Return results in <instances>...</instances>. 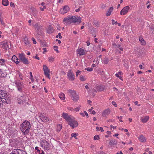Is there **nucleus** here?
<instances>
[{
    "label": "nucleus",
    "mask_w": 154,
    "mask_h": 154,
    "mask_svg": "<svg viewBox=\"0 0 154 154\" xmlns=\"http://www.w3.org/2000/svg\"><path fill=\"white\" fill-rule=\"evenodd\" d=\"M81 18L78 16H72L64 19L63 23L66 25H69L72 23H76L79 24L81 23Z\"/></svg>",
    "instance_id": "1"
},
{
    "label": "nucleus",
    "mask_w": 154,
    "mask_h": 154,
    "mask_svg": "<svg viewBox=\"0 0 154 154\" xmlns=\"http://www.w3.org/2000/svg\"><path fill=\"white\" fill-rule=\"evenodd\" d=\"M21 127V130L22 132L25 135L27 134L31 127L30 122L27 121H25L23 123Z\"/></svg>",
    "instance_id": "2"
},
{
    "label": "nucleus",
    "mask_w": 154,
    "mask_h": 154,
    "mask_svg": "<svg viewBox=\"0 0 154 154\" xmlns=\"http://www.w3.org/2000/svg\"><path fill=\"white\" fill-rule=\"evenodd\" d=\"M0 99H4L3 100L4 102H5L8 103L10 100L11 97L10 95L7 93L5 91L2 90H0Z\"/></svg>",
    "instance_id": "3"
},
{
    "label": "nucleus",
    "mask_w": 154,
    "mask_h": 154,
    "mask_svg": "<svg viewBox=\"0 0 154 154\" xmlns=\"http://www.w3.org/2000/svg\"><path fill=\"white\" fill-rule=\"evenodd\" d=\"M68 92L70 94L72 100L74 102H77L79 99L78 94L73 90H69Z\"/></svg>",
    "instance_id": "4"
},
{
    "label": "nucleus",
    "mask_w": 154,
    "mask_h": 154,
    "mask_svg": "<svg viewBox=\"0 0 154 154\" xmlns=\"http://www.w3.org/2000/svg\"><path fill=\"white\" fill-rule=\"evenodd\" d=\"M19 57L20 60L23 63L28 65L29 62L27 58L25 57V54L23 53L19 54Z\"/></svg>",
    "instance_id": "5"
},
{
    "label": "nucleus",
    "mask_w": 154,
    "mask_h": 154,
    "mask_svg": "<svg viewBox=\"0 0 154 154\" xmlns=\"http://www.w3.org/2000/svg\"><path fill=\"white\" fill-rule=\"evenodd\" d=\"M14 83L17 90L20 92H22L24 88V85L23 83L19 80L15 81Z\"/></svg>",
    "instance_id": "6"
},
{
    "label": "nucleus",
    "mask_w": 154,
    "mask_h": 154,
    "mask_svg": "<svg viewBox=\"0 0 154 154\" xmlns=\"http://www.w3.org/2000/svg\"><path fill=\"white\" fill-rule=\"evenodd\" d=\"M68 122L72 129H73L78 126V124L77 122L74 119L73 117H72V118Z\"/></svg>",
    "instance_id": "7"
},
{
    "label": "nucleus",
    "mask_w": 154,
    "mask_h": 154,
    "mask_svg": "<svg viewBox=\"0 0 154 154\" xmlns=\"http://www.w3.org/2000/svg\"><path fill=\"white\" fill-rule=\"evenodd\" d=\"M76 52L77 55L81 56L85 55L87 53V51L85 48H78L77 49Z\"/></svg>",
    "instance_id": "8"
},
{
    "label": "nucleus",
    "mask_w": 154,
    "mask_h": 154,
    "mask_svg": "<svg viewBox=\"0 0 154 154\" xmlns=\"http://www.w3.org/2000/svg\"><path fill=\"white\" fill-rule=\"evenodd\" d=\"M0 47L3 49L7 50L9 47L8 41L5 40L0 42Z\"/></svg>",
    "instance_id": "9"
},
{
    "label": "nucleus",
    "mask_w": 154,
    "mask_h": 154,
    "mask_svg": "<svg viewBox=\"0 0 154 154\" xmlns=\"http://www.w3.org/2000/svg\"><path fill=\"white\" fill-rule=\"evenodd\" d=\"M11 154H27V153L25 151L19 149H15L12 151Z\"/></svg>",
    "instance_id": "10"
},
{
    "label": "nucleus",
    "mask_w": 154,
    "mask_h": 154,
    "mask_svg": "<svg viewBox=\"0 0 154 154\" xmlns=\"http://www.w3.org/2000/svg\"><path fill=\"white\" fill-rule=\"evenodd\" d=\"M130 9V7L129 6H127L124 7L120 11V14L123 15L126 14L128 12Z\"/></svg>",
    "instance_id": "11"
},
{
    "label": "nucleus",
    "mask_w": 154,
    "mask_h": 154,
    "mask_svg": "<svg viewBox=\"0 0 154 154\" xmlns=\"http://www.w3.org/2000/svg\"><path fill=\"white\" fill-rule=\"evenodd\" d=\"M69 10V7L67 5H66L64 6L63 8L60 9V13L63 14L67 13Z\"/></svg>",
    "instance_id": "12"
},
{
    "label": "nucleus",
    "mask_w": 154,
    "mask_h": 154,
    "mask_svg": "<svg viewBox=\"0 0 154 154\" xmlns=\"http://www.w3.org/2000/svg\"><path fill=\"white\" fill-rule=\"evenodd\" d=\"M62 117L65 119V120L69 122L72 118V116L69 115L67 113L63 112L62 114Z\"/></svg>",
    "instance_id": "13"
},
{
    "label": "nucleus",
    "mask_w": 154,
    "mask_h": 154,
    "mask_svg": "<svg viewBox=\"0 0 154 154\" xmlns=\"http://www.w3.org/2000/svg\"><path fill=\"white\" fill-rule=\"evenodd\" d=\"M68 78L69 80L72 81L74 80L75 76L74 74L71 71L68 72L67 74Z\"/></svg>",
    "instance_id": "14"
},
{
    "label": "nucleus",
    "mask_w": 154,
    "mask_h": 154,
    "mask_svg": "<svg viewBox=\"0 0 154 154\" xmlns=\"http://www.w3.org/2000/svg\"><path fill=\"white\" fill-rule=\"evenodd\" d=\"M43 70L45 75L48 78V67L45 65H43Z\"/></svg>",
    "instance_id": "15"
},
{
    "label": "nucleus",
    "mask_w": 154,
    "mask_h": 154,
    "mask_svg": "<svg viewBox=\"0 0 154 154\" xmlns=\"http://www.w3.org/2000/svg\"><path fill=\"white\" fill-rule=\"evenodd\" d=\"M16 64H18L20 62L18 61V59L17 57L15 55H13L11 59Z\"/></svg>",
    "instance_id": "16"
},
{
    "label": "nucleus",
    "mask_w": 154,
    "mask_h": 154,
    "mask_svg": "<svg viewBox=\"0 0 154 154\" xmlns=\"http://www.w3.org/2000/svg\"><path fill=\"white\" fill-rule=\"evenodd\" d=\"M138 138L141 142H145L146 141V139L143 135L139 136Z\"/></svg>",
    "instance_id": "17"
},
{
    "label": "nucleus",
    "mask_w": 154,
    "mask_h": 154,
    "mask_svg": "<svg viewBox=\"0 0 154 154\" xmlns=\"http://www.w3.org/2000/svg\"><path fill=\"white\" fill-rule=\"evenodd\" d=\"M96 89L98 91L100 92L104 90L105 87L103 85H98L96 87Z\"/></svg>",
    "instance_id": "18"
},
{
    "label": "nucleus",
    "mask_w": 154,
    "mask_h": 154,
    "mask_svg": "<svg viewBox=\"0 0 154 154\" xmlns=\"http://www.w3.org/2000/svg\"><path fill=\"white\" fill-rule=\"evenodd\" d=\"M110 113V110L109 109L105 110L102 113V116L104 117H106Z\"/></svg>",
    "instance_id": "19"
},
{
    "label": "nucleus",
    "mask_w": 154,
    "mask_h": 154,
    "mask_svg": "<svg viewBox=\"0 0 154 154\" xmlns=\"http://www.w3.org/2000/svg\"><path fill=\"white\" fill-rule=\"evenodd\" d=\"M149 119L148 116H145L141 118V121L143 123H145L147 122Z\"/></svg>",
    "instance_id": "20"
},
{
    "label": "nucleus",
    "mask_w": 154,
    "mask_h": 154,
    "mask_svg": "<svg viewBox=\"0 0 154 154\" xmlns=\"http://www.w3.org/2000/svg\"><path fill=\"white\" fill-rule=\"evenodd\" d=\"M23 42L26 45H29L30 44V43L29 42V41L28 40V38L26 37H25L24 38Z\"/></svg>",
    "instance_id": "21"
},
{
    "label": "nucleus",
    "mask_w": 154,
    "mask_h": 154,
    "mask_svg": "<svg viewBox=\"0 0 154 154\" xmlns=\"http://www.w3.org/2000/svg\"><path fill=\"white\" fill-rule=\"evenodd\" d=\"M113 8L112 7H111L110 8L109 10L107 11L106 13V15L107 16H109L110 15L112 12L113 10Z\"/></svg>",
    "instance_id": "22"
},
{
    "label": "nucleus",
    "mask_w": 154,
    "mask_h": 154,
    "mask_svg": "<svg viewBox=\"0 0 154 154\" xmlns=\"http://www.w3.org/2000/svg\"><path fill=\"white\" fill-rule=\"evenodd\" d=\"M2 3L3 5L7 6L9 4V2L8 0H2Z\"/></svg>",
    "instance_id": "23"
},
{
    "label": "nucleus",
    "mask_w": 154,
    "mask_h": 154,
    "mask_svg": "<svg viewBox=\"0 0 154 154\" xmlns=\"http://www.w3.org/2000/svg\"><path fill=\"white\" fill-rule=\"evenodd\" d=\"M59 97L62 100H64L65 99V95L63 93H60L59 94Z\"/></svg>",
    "instance_id": "24"
},
{
    "label": "nucleus",
    "mask_w": 154,
    "mask_h": 154,
    "mask_svg": "<svg viewBox=\"0 0 154 154\" xmlns=\"http://www.w3.org/2000/svg\"><path fill=\"white\" fill-rule=\"evenodd\" d=\"M62 128V126L61 125L59 124L57 125L56 131H60Z\"/></svg>",
    "instance_id": "25"
},
{
    "label": "nucleus",
    "mask_w": 154,
    "mask_h": 154,
    "mask_svg": "<svg viewBox=\"0 0 154 154\" xmlns=\"http://www.w3.org/2000/svg\"><path fill=\"white\" fill-rule=\"evenodd\" d=\"M80 114L82 116L84 117L85 116H86L87 118L89 117L88 113L85 111H84L83 113L80 112Z\"/></svg>",
    "instance_id": "26"
},
{
    "label": "nucleus",
    "mask_w": 154,
    "mask_h": 154,
    "mask_svg": "<svg viewBox=\"0 0 154 154\" xmlns=\"http://www.w3.org/2000/svg\"><path fill=\"white\" fill-rule=\"evenodd\" d=\"M6 62V60L3 59H0V64L1 65H4Z\"/></svg>",
    "instance_id": "27"
},
{
    "label": "nucleus",
    "mask_w": 154,
    "mask_h": 154,
    "mask_svg": "<svg viewBox=\"0 0 154 154\" xmlns=\"http://www.w3.org/2000/svg\"><path fill=\"white\" fill-rule=\"evenodd\" d=\"M116 143V142L114 140H111L109 142V144L111 146H113Z\"/></svg>",
    "instance_id": "28"
},
{
    "label": "nucleus",
    "mask_w": 154,
    "mask_h": 154,
    "mask_svg": "<svg viewBox=\"0 0 154 154\" xmlns=\"http://www.w3.org/2000/svg\"><path fill=\"white\" fill-rule=\"evenodd\" d=\"M139 40L140 42L143 45H145V42L144 40L143 39V38L141 37H140L139 38Z\"/></svg>",
    "instance_id": "29"
},
{
    "label": "nucleus",
    "mask_w": 154,
    "mask_h": 154,
    "mask_svg": "<svg viewBox=\"0 0 154 154\" xmlns=\"http://www.w3.org/2000/svg\"><path fill=\"white\" fill-rule=\"evenodd\" d=\"M96 128L97 129V131H100L101 132H103L104 131V130L102 127H96Z\"/></svg>",
    "instance_id": "30"
},
{
    "label": "nucleus",
    "mask_w": 154,
    "mask_h": 154,
    "mask_svg": "<svg viewBox=\"0 0 154 154\" xmlns=\"http://www.w3.org/2000/svg\"><path fill=\"white\" fill-rule=\"evenodd\" d=\"M54 59L55 58L54 57H51L49 58V61L52 62L54 61Z\"/></svg>",
    "instance_id": "31"
},
{
    "label": "nucleus",
    "mask_w": 154,
    "mask_h": 154,
    "mask_svg": "<svg viewBox=\"0 0 154 154\" xmlns=\"http://www.w3.org/2000/svg\"><path fill=\"white\" fill-rule=\"evenodd\" d=\"M81 107V106H79L78 107L75 108L74 109V111L75 112H77L79 111Z\"/></svg>",
    "instance_id": "32"
},
{
    "label": "nucleus",
    "mask_w": 154,
    "mask_h": 154,
    "mask_svg": "<svg viewBox=\"0 0 154 154\" xmlns=\"http://www.w3.org/2000/svg\"><path fill=\"white\" fill-rule=\"evenodd\" d=\"M86 79L85 76H84L82 75H81L80 76V80L82 81H85Z\"/></svg>",
    "instance_id": "33"
},
{
    "label": "nucleus",
    "mask_w": 154,
    "mask_h": 154,
    "mask_svg": "<svg viewBox=\"0 0 154 154\" xmlns=\"http://www.w3.org/2000/svg\"><path fill=\"white\" fill-rule=\"evenodd\" d=\"M103 61L104 63L107 64L108 63L109 60L108 58H105L103 59Z\"/></svg>",
    "instance_id": "34"
},
{
    "label": "nucleus",
    "mask_w": 154,
    "mask_h": 154,
    "mask_svg": "<svg viewBox=\"0 0 154 154\" xmlns=\"http://www.w3.org/2000/svg\"><path fill=\"white\" fill-rule=\"evenodd\" d=\"M77 134L76 133H72L71 134V137H74L75 139H77Z\"/></svg>",
    "instance_id": "35"
},
{
    "label": "nucleus",
    "mask_w": 154,
    "mask_h": 154,
    "mask_svg": "<svg viewBox=\"0 0 154 154\" xmlns=\"http://www.w3.org/2000/svg\"><path fill=\"white\" fill-rule=\"evenodd\" d=\"M58 47L57 46H54V50L57 53H58L59 52V51L58 50Z\"/></svg>",
    "instance_id": "36"
},
{
    "label": "nucleus",
    "mask_w": 154,
    "mask_h": 154,
    "mask_svg": "<svg viewBox=\"0 0 154 154\" xmlns=\"http://www.w3.org/2000/svg\"><path fill=\"white\" fill-rule=\"evenodd\" d=\"M0 21L1 23V24L2 25H3V26H4L5 25V23L3 20L2 18H1L0 17Z\"/></svg>",
    "instance_id": "37"
},
{
    "label": "nucleus",
    "mask_w": 154,
    "mask_h": 154,
    "mask_svg": "<svg viewBox=\"0 0 154 154\" xmlns=\"http://www.w3.org/2000/svg\"><path fill=\"white\" fill-rule=\"evenodd\" d=\"M56 37L57 38H59L60 39H61L62 37L61 33H59L58 35H56Z\"/></svg>",
    "instance_id": "38"
},
{
    "label": "nucleus",
    "mask_w": 154,
    "mask_h": 154,
    "mask_svg": "<svg viewBox=\"0 0 154 154\" xmlns=\"http://www.w3.org/2000/svg\"><path fill=\"white\" fill-rule=\"evenodd\" d=\"M85 69L87 70L88 71H91L93 70V69L91 67H88L86 68Z\"/></svg>",
    "instance_id": "39"
},
{
    "label": "nucleus",
    "mask_w": 154,
    "mask_h": 154,
    "mask_svg": "<svg viewBox=\"0 0 154 154\" xmlns=\"http://www.w3.org/2000/svg\"><path fill=\"white\" fill-rule=\"evenodd\" d=\"M51 100L53 104H55L56 103V101L54 98H53L52 99H51Z\"/></svg>",
    "instance_id": "40"
},
{
    "label": "nucleus",
    "mask_w": 154,
    "mask_h": 154,
    "mask_svg": "<svg viewBox=\"0 0 154 154\" xmlns=\"http://www.w3.org/2000/svg\"><path fill=\"white\" fill-rule=\"evenodd\" d=\"M94 140H97L99 139V137L98 135H96L94 136Z\"/></svg>",
    "instance_id": "41"
},
{
    "label": "nucleus",
    "mask_w": 154,
    "mask_h": 154,
    "mask_svg": "<svg viewBox=\"0 0 154 154\" xmlns=\"http://www.w3.org/2000/svg\"><path fill=\"white\" fill-rule=\"evenodd\" d=\"M112 104L114 105L115 107H116L117 106V104H116V103L115 101H112Z\"/></svg>",
    "instance_id": "42"
},
{
    "label": "nucleus",
    "mask_w": 154,
    "mask_h": 154,
    "mask_svg": "<svg viewBox=\"0 0 154 154\" xmlns=\"http://www.w3.org/2000/svg\"><path fill=\"white\" fill-rule=\"evenodd\" d=\"M80 71L77 70L76 72V76H78L80 74Z\"/></svg>",
    "instance_id": "43"
},
{
    "label": "nucleus",
    "mask_w": 154,
    "mask_h": 154,
    "mask_svg": "<svg viewBox=\"0 0 154 154\" xmlns=\"http://www.w3.org/2000/svg\"><path fill=\"white\" fill-rule=\"evenodd\" d=\"M32 39L33 42V44H35L36 43V42L35 38H32Z\"/></svg>",
    "instance_id": "44"
},
{
    "label": "nucleus",
    "mask_w": 154,
    "mask_h": 154,
    "mask_svg": "<svg viewBox=\"0 0 154 154\" xmlns=\"http://www.w3.org/2000/svg\"><path fill=\"white\" fill-rule=\"evenodd\" d=\"M68 109L69 111H72L74 110V109L72 107H68Z\"/></svg>",
    "instance_id": "45"
},
{
    "label": "nucleus",
    "mask_w": 154,
    "mask_h": 154,
    "mask_svg": "<svg viewBox=\"0 0 154 154\" xmlns=\"http://www.w3.org/2000/svg\"><path fill=\"white\" fill-rule=\"evenodd\" d=\"M40 10L42 11H43L46 8V7L45 6H44L43 7V8L40 7Z\"/></svg>",
    "instance_id": "46"
},
{
    "label": "nucleus",
    "mask_w": 154,
    "mask_h": 154,
    "mask_svg": "<svg viewBox=\"0 0 154 154\" xmlns=\"http://www.w3.org/2000/svg\"><path fill=\"white\" fill-rule=\"evenodd\" d=\"M38 147H37V146H36V147H35V149H36V150H37V151H38V152H40V150L38 149Z\"/></svg>",
    "instance_id": "47"
},
{
    "label": "nucleus",
    "mask_w": 154,
    "mask_h": 154,
    "mask_svg": "<svg viewBox=\"0 0 154 154\" xmlns=\"http://www.w3.org/2000/svg\"><path fill=\"white\" fill-rule=\"evenodd\" d=\"M122 116H120V117H119V121L121 122H122Z\"/></svg>",
    "instance_id": "48"
},
{
    "label": "nucleus",
    "mask_w": 154,
    "mask_h": 154,
    "mask_svg": "<svg viewBox=\"0 0 154 154\" xmlns=\"http://www.w3.org/2000/svg\"><path fill=\"white\" fill-rule=\"evenodd\" d=\"M34 58L35 59H37L38 60H39L40 59L37 56V55H36L35 57H34Z\"/></svg>",
    "instance_id": "49"
},
{
    "label": "nucleus",
    "mask_w": 154,
    "mask_h": 154,
    "mask_svg": "<svg viewBox=\"0 0 154 154\" xmlns=\"http://www.w3.org/2000/svg\"><path fill=\"white\" fill-rule=\"evenodd\" d=\"M119 134H115L113 135V136H114V137H116L117 138H118V136L119 135Z\"/></svg>",
    "instance_id": "50"
},
{
    "label": "nucleus",
    "mask_w": 154,
    "mask_h": 154,
    "mask_svg": "<svg viewBox=\"0 0 154 154\" xmlns=\"http://www.w3.org/2000/svg\"><path fill=\"white\" fill-rule=\"evenodd\" d=\"M56 42H57L59 44H60L61 43V41L57 39L56 40Z\"/></svg>",
    "instance_id": "51"
},
{
    "label": "nucleus",
    "mask_w": 154,
    "mask_h": 154,
    "mask_svg": "<svg viewBox=\"0 0 154 154\" xmlns=\"http://www.w3.org/2000/svg\"><path fill=\"white\" fill-rule=\"evenodd\" d=\"M94 108L93 107H91V108L89 109L88 111L90 112H91L92 110Z\"/></svg>",
    "instance_id": "52"
},
{
    "label": "nucleus",
    "mask_w": 154,
    "mask_h": 154,
    "mask_svg": "<svg viewBox=\"0 0 154 154\" xmlns=\"http://www.w3.org/2000/svg\"><path fill=\"white\" fill-rule=\"evenodd\" d=\"M10 5L11 6H12L13 7H14V5L13 3H11Z\"/></svg>",
    "instance_id": "53"
},
{
    "label": "nucleus",
    "mask_w": 154,
    "mask_h": 154,
    "mask_svg": "<svg viewBox=\"0 0 154 154\" xmlns=\"http://www.w3.org/2000/svg\"><path fill=\"white\" fill-rule=\"evenodd\" d=\"M3 102V100H2L1 99H0V106H1Z\"/></svg>",
    "instance_id": "54"
},
{
    "label": "nucleus",
    "mask_w": 154,
    "mask_h": 154,
    "mask_svg": "<svg viewBox=\"0 0 154 154\" xmlns=\"http://www.w3.org/2000/svg\"><path fill=\"white\" fill-rule=\"evenodd\" d=\"M91 113H92V114H93V115H94L96 113V112L94 110H93L91 112Z\"/></svg>",
    "instance_id": "55"
},
{
    "label": "nucleus",
    "mask_w": 154,
    "mask_h": 154,
    "mask_svg": "<svg viewBox=\"0 0 154 154\" xmlns=\"http://www.w3.org/2000/svg\"><path fill=\"white\" fill-rule=\"evenodd\" d=\"M120 75H119L118 73H116V75H115L117 77H119L120 76Z\"/></svg>",
    "instance_id": "56"
},
{
    "label": "nucleus",
    "mask_w": 154,
    "mask_h": 154,
    "mask_svg": "<svg viewBox=\"0 0 154 154\" xmlns=\"http://www.w3.org/2000/svg\"><path fill=\"white\" fill-rule=\"evenodd\" d=\"M81 7H79V8H78V9H76L75 11L77 12H79V11H80V8Z\"/></svg>",
    "instance_id": "57"
},
{
    "label": "nucleus",
    "mask_w": 154,
    "mask_h": 154,
    "mask_svg": "<svg viewBox=\"0 0 154 154\" xmlns=\"http://www.w3.org/2000/svg\"><path fill=\"white\" fill-rule=\"evenodd\" d=\"M107 134H111V132L109 131H107L106 132Z\"/></svg>",
    "instance_id": "58"
},
{
    "label": "nucleus",
    "mask_w": 154,
    "mask_h": 154,
    "mask_svg": "<svg viewBox=\"0 0 154 154\" xmlns=\"http://www.w3.org/2000/svg\"><path fill=\"white\" fill-rule=\"evenodd\" d=\"M86 43H87V46H89V45H90V42H89V41H87L86 42Z\"/></svg>",
    "instance_id": "59"
},
{
    "label": "nucleus",
    "mask_w": 154,
    "mask_h": 154,
    "mask_svg": "<svg viewBox=\"0 0 154 154\" xmlns=\"http://www.w3.org/2000/svg\"><path fill=\"white\" fill-rule=\"evenodd\" d=\"M111 128H112L113 129H115L116 128V127L112 126V125L110 126Z\"/></svg>",
    "instance_id": "60"
},
{
    "label": "nucleus",
    "mask_w": 154,
    "mask_h": 154,
    "mask_svg": "<svg viewBox=\"0 0 154 154\" xmlns=\"http://www.w3.org/2000/svg\"><path fill=\"white\" fill-rule=\"evenodd\" d=\"M116 154H123V153L121 151H120L119 152H117Z\"/></svg>",
    "instance_id": "61"
},
{
    "label": "nucleus",
    "mask_w": 154,
    "mask_h": 154,
    "mask_svg": "<svg viewBox=\"0 0 154 154\" xmlns=\"http://www.w3.org/2000/svg\"><path fill=\"white\" fill-rule=\"evenodd\" d=\"M95 66H95V64H93L92 65L91 68H93L95 67Z\"/></svg>",
    "instance_id": "62"
},
{
    "label": "nucleus",
    "mask_w": 154,
    "mask_h": 154,
    "mask_svg": "<svg viewBox=\"0 0 154 154\" xmlns=\"http://www.w3.org/2000/svg\"><path fill=\"white\" fill-rule=\"evenodd\" d=\"M23 102V101L22 100H18V103H20H20H22V102Z\"/></svg>",
    "instance_id": "63"
},
{
    "label": "nucleus",
    "mask_w": 154,
    "mask_h": 154,
    "mask_svg": "<svg viewBox=\"0 0 154 154\" xmlns=\"http://www.w3.org/2000/svg\"><path fill=\"white\" fill-rule=\"evenodd\" d=\"M140 80L141 81L143 82L144 80V79L143 78H141Z\"/></svg>",
    "instance_id": "64"
}]
</instances>
